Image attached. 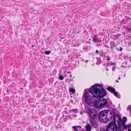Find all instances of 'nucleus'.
Masks as SVG:
<instances>
[{
    "label": "nucleus",
    "instance_id": "24",
    "mask_svg": "<svg viewBox=\"0 0 131 131\" xmlns=\"http://www.w3.org/2000/svg\"><path fill=\"white\" fill-rule=\"evenodd\" d=\"M118 51H122L123 50V48L121 47H119V48H118L117 49Z\"/></svg>",
    "mask_w": 131,
    "mask_h": 131
},
{
    "label": "nucleus",
    "instance_id": "36",
    "mask_svg": "<svg viewBox=\"0 0 131 131\" xmlns=\"http://www.w3.org/2000/svg\"><path fill=\"white\" fill-rule=\"evenodd\" d=\"M67 73H71V72H70V71H68L67 72Z\"/></svg>",
    "mask_w": 131,
    "mask_h": 131
},
{
    "label": "nucleus",
    "instance_id": "33",
    "mask_svg": "<svg viewBox=\"0 0 131 131\" xmlns=\"http://www.w3.org/2000/svg\"><path fill=\"white\" fill-rule=\"evenodd\" d=\"M69 76H70V78H71V77H72V74H69Z\"/></svg>",
    "mask_w": 131,
    "mask_h": 131
},
{
    "label": "nucleus",
    "instance_id": "27",
    "mask_svg": "<svg viewBox=\"0 0 131 131\" xmlns=\"http://www.w3.org/2000/svg\"><path fill=\"white\" fill-rule=\"evenodd\" d=\"M99 51L98 50H95V53L96 54H98L99 53Z\"/></svg>",
    "mask_w": 131,
    "mask_h": 131
},
{
    "label": "nucleus",
    "instance_id": "32",
    "mask_svg": "<svg viewBox=\"0 0 131 131\" xmlns=\"http://www.w3.org/2000/svg\"><path fill=\"white\" fill-rule=\"evenodd\" d=\"M76 127H77V128H81V127L79 126H77Z\"/></svg>",
    "mask_w": 131,
    "mask_h": 131
},
{
    "label": "nucleus",
    "instance_id": "25",
    "mask_svg": "<svg viewBox=\"0 0 131 131\" xmlns=\"http://www.w3.org/2000/svg\"><path fill=\"white\" fill-rule=\"evenodd\" d=\"M116 111V108H113L112 110V112H113V114H114V113H115V112Z\"/></svg>",
    "mask_w": 131,
    "mask_h": 131
},
{
    "label": "nucleus",
    "instance_id": "41",
    "mask_svg": "<svg viewBox=\"0 0 131 131\" xmlns=\"http://www.w3.org/2000/svg\"><path fill=\"white\" fill-rule=\"evenodd\" d=\"M70 116H69V118L70 117Z\"/></svg>",
    "mask_w": 131,
    "mask_h": 131
},
{
    "label": "nucleus",
    "instance_id": "28",
    "mask_svg": "<svg viewBox=\"0 0 131 131\" xmlns=\"http://www.w3.org/2000/svg\"><path fill=\"white\" fill-rule=\"evenodd\" d=\"M76 110H76L75 109H72L70 111L75 112V111H76Z\"/></svg>",
    "mask_w": 131,
    "mask_h": 131
},
{
    "label": "nucleus",
    "instance_id": "42",
    "mask_svg": "<svg viewBox=\"0 0 131 131\" xmlns=\"http://www.w3.org/2000/svg\"><path fill=\"white\" fill-rule=\"evenodd\" d=\"M84 47H83V49H84Z\"/></svg>",
    "mask_w": 131,
    "mask_h": 131
},
{
    "label": "nucleus",
    "instance_id": "12",
    "mask_svg": "<svg viewBox=\"0 0 131 131\" xmlns=\"http://www.w3.org/2000/svg\"><path fill=\"white\" fill-rule=\"evenodd\" d=\"M85 130L86 131H91V127L89 124H88L85 126Z\"/></svg>",
    "mask_w": 131,
    "mask_h": 131
},
{
    "label": "nucleus",
    "instance_id": "37",
    "mask_svg": "<svg viewBox=\"0 0 131 131\" xmlns=\"http://www.w3.org/2000/svg\"><path fill=\"white\" fill-rule=\"evenodd\" d=\"M120 79V77L118 78V79L119 80Z\"/></svg>",
    "mask_w": 131,
    "mask_h": 131
},
{
    "label": "nucleus",
    "instance_id": "15",
    "mask_svg": "<svg viewBox=\"0 0 131 131\" xmlns=\"http://www.w3.org/2000/svg\"><path fill=\"white\" fill-rule=\"evenodd\" d=\"M127 63L126 62H124L121 65L123 67H126Z\"/></svg>",
    "mask_w": 131,
    "mask_h": 131
},
{
    "label": "nucleus",
    "instance_id": "39",
    "mask_svg": "<svg viewBox=\"0 0 131 131\" xmlns=\"http://www.w3.org/2000/svg\"><path fill=\"white\" fill-rule=\"evenodd\" d=\"M63 37H62L61 38V39H63Z\"/></svg>",
    "mask_w": 131,
    "mask_h": 131
},
{
    "label": "nucleus",
    "instance_id": "30",
    "mask_svg": "<svg viewBox=\"0 0 131 131\" xmlns=\"http://www.w3.org/2000/svg\"><path fill=\"white\" fill-rule=\"evenodd\" d=\"M84 113V112L83 111H82V112H81L80 113L82 115H83Z\"/></svg>",
    "mask_w": 131,
    "mask_h": 131
},
{
    "label": "nucleus",
    "instance_id": "31",
    "mask_svg": "<svg viewBox=\"0 0 131 131\" xmlns=\"http://www.w3.org/2000/svg\"><path fill=\"white\" fill-rule=\"evenodd\" d=\"M115 67H113L112 68V70L113 71H114L115 70Z\"/></svg>",
    "mask_w": 131,
    "mask_h": 131
},
{
    "label": "nucleus",
    "instance_id": "35",
    "mask_svg": "<svg viewBox=\"0 0 131 131\" xmlns=\"http://www.w3.org/2000/svg\"><path fill=\"white\" fill-rule=\"evenodd\" d=\"M116 82H119V81H118V80H116Z\"/></svg>",
    "mask_w": 131,
    "mask_h": 131
},
{
    "label": "nucleus",
    "instance_id": "5",
    "mask_svg": "<svg viewBox=\"0 0 131 131\" xmlns=\"http://www.w3.org/2000/svg\"><path fill=\"white\" fill-rule=\"evenodd\" d=\"M123 121L122 119V122H119V124L118 125L117 128L119 130H122L126 129L127 128V126H125V123L127 120V118L125 117H123Z\"/></svg>",
    "mask_w": 131,
    "mask_h": 131
},
{
    "label": "nucleus",
    "instance_id": "13",
    "mask_svg": "<svg viewBox=\"0 0 131 131\" xmlns=\"http://www.w3.org/2000/svg\"><path fill=\"white\" fill-rule=\"evenodd\" d=\"M104 52L102 50H101L99 51V55L101 57H103V56Z\"/></svg>",
    "mask_w": 131,
    "mask_h": 131
},
{
    "label": "nucleus",
    "instance_id": "21",
    "mask_svg": "<svg viewBox=\"0 0 131 131\" xmlns=\"http://www.w3.org/2000/svg\"><path fill=\"white\" fill-rule=\"evenodd\" d=\"M128 131H131V125H129L128 126H127Z\"/></svg>",
    "mask_w": 131,
    "mask_h": 131
},
{
    "label": "nucleus",
    "instance_id": "6",
    "mask_svg": "<svg viewBox=\"0 0 131 131\" xmlns=\"http://www.w3.org/2000/svg\"><path fill=\"white\" fill-rule=\"evenodd\" d=\"M89 115L91 119H97V116L98 113L96 111L93 109L90 110L89 112Z\"/></svg>",
    "mask_w": 131,
    "mask_h": 131
},
{
    "label": "nucleus",
    "instance_id": "8",
    "mask_svg": "<svg viewBox=\"0 0 131 131\" xmlns=\"http://www.w3.org/2000/svg\"><path fill=\"white\" fill-rule=\"evenodd\" d=\"M90 124L94 128H96L98 126V123L96 119H89Z\"/></svg>",
    "mask_w": 131,
    "mask_h": 131
},
{
    "label": "nucleus",
    "instance_id": "10",
    "mask_svg": "<svg viewBox=\"0 0 131 131\" xmlns=\"http://www.w3.org/2000/svg\"><path fill=\"white\" fill-rule=\"evenodd\" d=\"M93 41L95 42H99V39L98 38L97 36L96 35H94L92 37Z\"/></svg>",
    "mask_w": 131,
    "mask_h": 131
},
{
    "label": "nucleus",
    "instance_id": "1",
    "mask_svg": "<svg viewBox=\"0 0 131 131\" xmlns=\"http://www.w3.org/2000/svg\"><path fill=\"white\" fill-rule=\"evenodd\" d=\"M89 91L95 97L97 98L95 99L94 98V101L92 102L91 104L95 108H98L109 107L107 100L104 98L101 99L106 95V93L105 90L103 89L100 84L94 85L89 90Z\"/></svg>",
    "mask_w": 131,
    "mask_h": 131
},
{
    "label": "nucleus",
    "instance_id": "16",
    "mask_svg": "<svg viewBox=\"0 0 131 131\" xmlns=\"http://www.w3.org/2000/svg\"><path fill=\"white\" fill-rule=\"evenodd\" d=\"M72 81V80L69 79H66L65 80V82L66 83H68L69 82H70Z\"/></svg>",
    "mask_w": 131,
    "mask_h": 131
},
{
    "label": "nucleus",
    "instance_id": "26",
    "mask_svg": "<svg viewBox=\"0 0 131 131\" xmlns=\"http://www.w3.org/2000/svg\"><path fill=\"white\" fill-rule=\"evenodd\" d=\"M128 29L129 31L131 32V28L130 27H128Z\"/></svg>",
    "mask_w": 131,
    "mask_h": 131
},
{
    "label": "nucleus",
    "instance_id": "3",
    "mask_svg": "<svg viewBox=\"0 0 131 131\" xmlns=\"http://www.w3.org/2000/svg\"><path fill=\"white\" fill-rule=\"evenodd\" d=\"M83 96L85 102L88 105L91 104L92 102L94 101V99L95 97L90 95L88 92L85 90Z\"/></svg>",
    "mask_w": 131,
    "mask_h": 131
},
{
    "label": "nucleus",
    "instance_id": "19",
    "mask_svg": "<svg viewBox=\"0 0 131 131\" xmlns=\"http://www.w3.org/2000/svg\"><path fill=\"white\" fill-rule=\"evenodd\" d=\"M127 110L129 111L130 112H131V108L130 105H129L128 106L127 108Z\"/></svg>",
    "mask_w": 131,
    "mask_h": 131
},
{
    "label": "nucleus",
    "instance_id": "4",
    "mask_svg": "<svg viewBox=\"0 0 131 131\" xmlns=\"http://www.w3.org/2000/svg\"><path fill=\"white\" fill-rule=\"evenodd\" d=\"M106 117L105 110L101 111L98 114V119L101 122L106 123L108 122V120L106 119Z\"/></svg>",
    "mask_w": 131,
    "mask_h": 131
},
{
    "label": "nucleus",
    "instance_id": "17",
    "mask_svg": "<svg viewBox=\"0 0 131 131\" xmlns=\"http://www.w3.org/2000/svg\"><path fill=\"white\" fill-rule=\"evenodd\" d=\"M119 36L120 35L119 34H116L114 35L113 36L116 39H118Z\"/></svg>",
    "mask_w": 131,
    "mask_h": 131
},
{
    "label": "nucleus",
    "instance_id": "18",
    "mask_svg": "<svg viewBox=\"0 0 131 131\" xmlns=\"http://www.w3.org/2000/svg\"><path fill=\"white\" fill-rule=\"evenodd\" d=\"M70 92H71L72 93H73L75 92V90L73 88H71L69 90Z\"/></svg>",
    "mask_w": 131,
    "mask_h": 131
},
{
    "label": "nucleus",
    "instance_id": "20",
    "mask_svg": "<svg viewBox=\"0 0 131 131\" xmlns=\"http://www.w3.org/2000/svg\"><path fill=\"white\" fill-rule=\"evenodd\" d=\"M44 53L46 54H49L50 53V51H46L44 52Z\"/></svg>",
    "mask_w": 131,
    "mask_h": 131
},
{
    "label": "nucleus",
    "instance_id": "11",
    "mask_svg": "<svg viewBox=\"0 0 131 131\" xmlns=\"http://www.w3.org/2000/svg\"><path fill=\"white\" fill-rule=\"evenodd\" d=\"M106 89L108 91L112 92V93L115 91L114 88L110 87V86H108Z\"/></svg>",
    "mask_w": 131,
    "mask_h": 131
},
{
    "label": "nucleus",
    "instance_id": "34",
    "mask_svg": "<svg viewBox=\"0 0 131 131\" xmlns=\"http://www.w3.org/2000/svg\"><path fill=\"white\" fill-rule=\"evenodd\" d=\"M34 45H32L31 46V47L32 48V47H34Z\"/></svg>",
    "mask_w": 131,
    "mask_h": 131
},
{
    "label": "nucleus",
    "instance_id": "40",
    "mask_svg": "<svg viewBox=\"0 0 131 131\" xmlns=\"http://www.w3.org/2000/svg\"><path fill=\"white\" fill-rule=\"evenodd\" d=\"M91 40V39H89V40H90H90Z\"/></svg>",
    "mask_w": 131,
    "mask_h": 131
},
{
    "label": "nucleus",
    "instance_id": "23",
    "mask_svg": "<svg viewBox=\"0 0 131 131\" xmlns=\"http://www.w3.org/2000/svg\"><path fill=\"white\" fill-rule=\"evenodd\" d=\"M73 129L75 131H78V129L76 127L74 126H73Z\"/></svg>",
    "mask_w": 131,
    "mask_h": 131
},
{
    "label": "nucleus",
    "instance_id": "38",
    "mask_svg": "<svg viewBox=\"0 0 131 131\" xmlns=\"http://www.w3.org/2000/svg\"><path fill=\"white\" fill-rule=\"evenodd\" d=\"M107 60H108L109 61V60L110 59L108 58H107Z\"/></svg>",
    "mask_w": 131,
    "mask_h": 131
},
{
    "label": "nucleus",
    "instance_id": "14",
    "mask_svg": "<svg viewBox=\"0 0 131 131\" xmlns=\"http://www.w3.org/2000/svg\"><path fill=\"white\" fill-rule=\"evenodd\" d=\"M114 94V95H115L116 97L118 98H119V96L118 94V93L117 92H116L115 91H114V92L113 93Z\"/></svg>",
    "mask_w": 131,
    "mask_h": 131
},
{
    "label": "nucleus",
    "instance_id": "29",
    "mask_svg": "<svg viewBox=\"0 0 131 131\" xmlns=\"http://www.w3.org/2000/svg\"><path fill=\"white\" fill-rule=\"evenodd\" d=\"M96 46L97 47H100L101 45L100 44H98L96 45Z\"/></svg>",
    "mask_w": 131,
    "mask_h": 131
},
{
    "label": "nucleus",
    "instance_id": "2",
    "mask_svg": "<svg viewBox=\"0 0 131 131\" xmlns=\"http://www.w3.org/2000/svg\"><path fill=\"white\" fill-rule=\"evenodd\" d=\"M113 121H112L108 126L106 130H102V131H117V126L116 125V120L118 125L119 124V122H122V119L120 115L115 114L113 115Z\"/></svg>",
    "mask_w": 131,
    "mask_h": 131
},
{
    "label": "nucleus",
    "instance_id": "9",
    "mask_svg": "<svg viewBox=\"0 0 131 131\" xmlns=\"http://www.w3.org/2000/svg\"><path fill=\"white\" fill-rule=\"evenodd\" d=\"M110 49L112 51L115 50L117 47L118 45L115 43L114 41H111L110 42Z\"/></svg>",
    "mask_w": 131,
    "mask_h": 131
},
{
    "label": "nucleus",
    "instance_id": "22",
    "mask_svg": "<svg viewBox=\"0 0 131 131\" xmlns=\"http://www.w3.org/2000/svg\"><path fill=\"white\" fill-rule=\"evenodd\" d=\"M64 78V77L62 75H60L59 77V79L61 80H63V79Z\"/></svg>",
    "mask_w": 131,
    "mask_h": 131
},
{
    "label": "nucleus",
    "instance_id": "7",
    "mask_svg": "<svg viewBox=\"0 0 131 131\" xmlns=\"http://www.w3.org/2000/svg\"><path fill=\"white\" fill-rule=\"evenodd\" d=\"M106 117V120H108V122L111 120L113 116L112 112L110 110H105Z\"/></svg>",
    "mask_w": 131,
    "mask_h": 131
}]
</instances>
